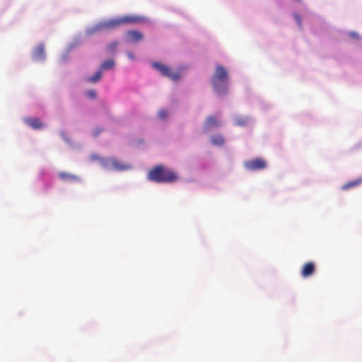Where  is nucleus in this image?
Instances as JSON below:
<instances>
[{"label": "nucleus", "mask_w": 362, "mask_h": 362, "mask_svg": "<svg viewBox=\"0 0 362 362\" xmlns=\"http://www.w3.org/2000/svg\"><path fill=\"white\" fill-rule=\"evenodd\" d=\"M143 20L144 18L141 16H125L121 18L110 19L107 21L103 22L95 27V30L98 31L110 30L122 24L141 23Z\"/></svg>", "instance_id": "2"}, {"label": "nucleus", "mask_w": 362, "mask_h": 362, "mask_svg": "<svg viewBox=\"0 0 362 362\" xmlns=\"http://www.w3.org/2000/svg\"><path fill=\"white\" fill-rule=\"evenodd\" d=\"M315 271V265L313 262H309L305 263L301 269V276L304 278L312 276Z\"/></svg>", "instance_id": "8"}, {"label": "nucleus", "mask_w": 362, "mask_h": 362, "mask_svg": "<svg viewBox=\"0 0 362 362\" xmlns=\"http://www.w3.org/2000/svg\"><path fill=\"white\" fill-rule=\"evenodd\" d=\"M211 83L216 92L221 93L226 91L228 74L224 67L221 65L216 66Z\"/></svg>", "instance_id": "3"}, {"label": "nucleus", "mask_w": 362, "mask_h": 362, "mask_svg": "<svg viewBox=\"0 0 362 362\" xmlns=\"http://www.w3.org/2000/svg\"><path fill=\"white\" fill-rule=\"evenodd\" d=\"M362 185V177L351 180L341 186L342 190H348Z\"/></svg>", "instance_id": "12"}, {"label": "nucleus", "mask_w": 362, "mask_h": 362, "mask_svg": "<svg viewBox=\"0 0 362 362\" xmlns=\"http://www.w3.org/2000/svg\"><path fill=\"white\" fill-rule=\"evenodd\" d=\"M117 46V42H112L107 47V49L109 52H113Z\"/></svg>", "instance_id": "17"}, {"label": "nucleus", "mask_w": 362, "mask_h": 362, "mask_svg": "<svg viewBox=\"0 0 362 362\" xmlns=\"http://www.w3.org/2000/svg\"><path fill=\"white\" fill-rule=\"evenodd\" d=\"M102 76V71L100 69L98 70L93 76L89 77L88 78V81L91 83H96L98 82Z\"/></svg>", "instance_id": "16"}, {"label": "nucleus", "mask_w": 362, "mask_h": 362, "mask_svg": "<svg viewBox=\"0 0 362 362\" xmlns=\"http://www.w3.org/2000/svg\"><path fill=\"white\" fill-rule=\"evenodd\" d=\"M148 179L158 183L173 182L177 180V175L170 169L165 168L162 165H156L149 170Z\"/></svg>", "instance_id": "1"}, {"label": "nucleus", "mask_w": 362, "mask_h": 362, "mask_svg": "<svg viewBox=\"0 0 362 362\" xmlns=\"http://www.w3.org/2000/svg\"><path fill=\"white\" fill-rule=\"evenodd\" d=\"M115 62L112 59H108L102 63L100 70H109L114 67Z\"/></svg>", "instance_id": "14"}, {"label": "nucleus", "mask_w": 362, "mask_h": 362, "mask_svg": "<svg viewBox=\"0 0 362 362\" xmlns=\"http://www.w3.org/2000/svg\"><path fill=\"white\" fill-rule=\"evenodd\" d=\"M153 66L155 69L158 70L163 76L169 78L172 81H177L180 77L179 73L173 72L172 70L165 64L155 62L153 64Z\"/></svg>", "instance_id": "5"}, {"label": "nucleus", "mask_w": 362, "mask_h": 362, "mask_svg": "<svg viewBox=\"0 0 362 362\" xmlns=\"http://www.w3.org/2000/svg\"><path fill=\"white\" fill-rule=\"evenodd\" d=\"M59 177L60 179L64 181H78V177L72 175L71 173H66V172H61L59 173Z\"/></svg>", "instance_id": "13"}, {"label": "nucleus", "mask_w": 362, "mask_h": 362, "mask_svg": "<svg viewBox=\"0 0 362 362\" xmlns=\"http://www.w3.org/2000/svg\"><path fill=\"white\" fill-rule=\"evenodd\" d=\"M350 35L354 38H357L358 37V34L355 33H351Z\"/></svg>", "instance_id": "20"}, {"label": "nucleus", "mask_w": 362, "mask_h": 362, "mask_svg": "<svg viewBox=\"0 0 362 362\" xmlns=\"http://www.w3.org/2000/svg\"><path fill=\"white\" fill-rule=\"evenodd\" d=\"M220 125L218 118L214 115L209 116L204 124V131L207 132L213 127H217Z\"/></svg>", "instance_id": "7"}, {"label": "nucleus", "mask_w": 362, "mask_h": 362, "mask_svg": "<svg viewBox=\"0 0 362 362\" xmlns=\"http://www.w3.org/2000/svg\"><path fill=\"white\" fill-rule=\"evenodd\" d=\"M34 60H42L45 58V47L43 45H37L33 52Z\"/></svg>", "instance_id": "10"}, {"label": "nucleus", "mask_w": 362, "mask_h": 362, "mask_svg": "<svg viewBox=\"0 0 362 362\" xmlns=\"http://www.w3.org/2000/svg\"><path fill=\"white\" fill-rule=\"evenodd\" d=\"M168 114H167V112L165 110H160L159 112H158V117L161 119H164L167 117Z\"/></svg>", "instance_id": "19"}, {"label": "nucleus", "mask_w": 362, "mask_h": 362, "mask_svg": "<svg viewBox=\"0 0 362 362\" xmlns=\"http://www.w3.org/2000/svg\"><path fill=\"white\" fill-rule=\"evenodd\" d=\"M100 131H101V130H98V131H96V132L94 133L95 136L98 135V134H99V133L100 132Z\"/></svg>", "instance_id": "21"}, {"label": "nucleus", "mask_w": 362, "mask_h": 362, "mask_svg": "<svg viewBox=\"0 0 362 362\" xmlns=\"http://www.w3.org/2000/svg\"><path fill=\"white\" fill-rule=\"evenodd\" d=\"M244 166L250 171H257L264 169L267 167V162L263 158H257L245 161Z\"/></svg>", "instance_id": "6"}, {"label": "nucleus", "mask_w": 362, "mask_h": 362, "mask_svg": "<svg viewBox=\"0 0 362 362\" xmlns=\"http://www.w3.org/2000/svg\"><path fill=\"white\" fill-rule=\"evenodd\" d=\"M211 143L214 145L221 146L224 144V138L220 134L215 135L211 137Z\"/></svg>", "instance_id": "15"}, {"label": "nucleus", "mask_w": 362, "mask_h": 362, "mask_svg": "<svg viewBox=\"0 0 362 362\" xmlns=\"http://www.w3.org/2000/svg\"><path fill=\"white\" fill-rule=\"evenodd\" d=\"M127 36L129 39V41L132 42H137L143 39L142 33L136 30L128 31Z\"/></svg>", "instance_id": "11"}, {"label": "nucleus", "mask_w": 362, "mask_h": 362, "mask_svg": "<svg viewBox=\"0 0 362 362\" xmlns=\"http://www.w3.org/2000/svg\"><path fill=\"white\" fill-rule=\"evenodd\" d=\"M100 163L103 168L107 170L124 171L132 168L130 164L124 163L115 158H100Z\"/></svg>", "instance_id": "4"}, {"label": "nucleus", "mask_w": 362, "mask_h": 362, "mask_svg": "<svg viewBox=\"0 0 362 362\" xmlns=\"http://www.w3.org/2000/svg\"><path fill=\"white\" fill-rule=\"evenodd\" d=\"M24 122L34 129H42L44 127L43 123L38 118L28 117L24 119Z\"/></svg>", "instance_id": "9"}, {"label": "nucleus", "mask_w": 362, "mask_h": 362, "mask_svg": "<svg viewBox=\"0 0 362 362\" xmlns=\"http://www.w3.org/2000/svg\"><path fill=\"white\" fill-rule=\"evenodd\" d=\"M86 95L90 98H95L96 97V93L93 90H89L86 92Z\"/></svg>", "instance_id": "18"}]
</instances>
